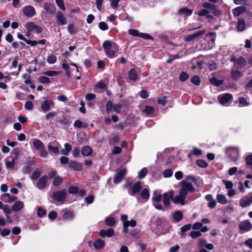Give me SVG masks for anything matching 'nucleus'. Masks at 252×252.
<instances>
[{
  "label": "nucleus",
  "mask_w": 252,
  "mask_h": 252,
  "mask_svg": "<svg viewBox=\"0 0 252 252\" xmlns=\"http://www.w3.org/2000/svg\"><path fill=\"white\" fill-rule=\"evenodd\" d=\"M165 96H160L158 97V103L162 105H164L166 104V100Z\"/></svg>",
  "instance_id": "obj_62"
},
{
  "label": "nucleus",
  "mask_w": 252,
  "mask_h": 252,
  "mask_svg": "<svg viewBox=\"0 0 252 252\" xmlns=\"http://www.w3.org/2000/svg\"><path fill=\"white\" fill-rule=\"evenodd\" d=\"M56 18L59 25L62 26L67 24V19L61 11L58 12L56 15Z\"/></svg>",
  "instance_id": "obj_18"
},
{
  "label": "nucleus",
  "mask_w": 252,
  "mask_h": 252,
  "mask_svg": "<svg viewBox=\"0 0 252 252\" xmlns=\"http://www.w3.org/2000/svg\"><path fill=\"white\" fill-rule=\"evenodd\" d=\"M246 162L248 165L251 166L252 168V155H250L246 158Z\"/></svg>",
  "instance_id": "obj_64"
},
{
  "label": "nucleus",
  "mask_w": 252,
  "mask_h": 252,
  "mask_svg": "<svg viewBox=\"0 0 252 252\" xmlns=\"http://www.w3.org/2000/svg\"><path fill=\"white\" fill-rule=\"evenodd\" d=\"M195 191V189L191 183L188 182L186 180H183L181 182L179 195L175 196L172 199V201L175 204L180 203L184 205L187 202L186 201L187 195L189 193H193Z\"/></svg>",
  "instance_id": "obj_1"
},
{
  "label": "nucleus",
  "mask_w": 252,
  "mask_h": 252,
  "mask_svg": "<svg viewBox=\"0 0 252 252\" xmlns=\"http://www.w3.org/2000/svg\"><path fill=\"white\" fill-rule=\"evenodd\" d=\"M115 220L113 217H109L105 220L106 224L108 226H112L115 224Z\"/></svg>",
  "instance_id": "obj_42"
},
{
  "label": "nucleus",
  "mask_w": 252,
  "mask_h": 252,
  "mask_svg": "<svg viewBox=\"0 0 252 252\" xmlns=\"http://www.w3.org/2000/svg\"><path fill=\"white\" fill-rule=\"evenodd\" d=\"M240 229L244 232L250 231L252 228V225L248 220L241 221L239 224Z\"/></svg>",
  "instance_id": "obj_14"
},
{
  "label": "nucleus",
  "mask_w": 252,
  "mask_h": 252,
  "mask_svg": "<svg viewBox=\"0 0 252 252\" xmlns=\"http://www.w3.org/2000/svg\"><path fill=\"white\" fill-rule=\"evenodd\" d=\"M128 78L129 80L135 81L137 80L138 75L137 71L134 69H131L128 72Z\"/></svg>",
  "instance_id": "obj_24"
},
{
  "label": "nucleus",
  "mask_w": 252,
  "mask_h": 252,
  "mask_svg": "<svg viewBox=\"0 0 252 252\" xmlns=\"http://www.w3.org/2000/svg\"><path fill=\"white\" fill-rule=\"evenodd\" d=\"M196 164L201 167V168H206L208 166V163L207 162L203 159H198L196 161Z\"/></svg>",
  "instance_id": "obj_41"
},
{
  "label": "nucleus",
  "mask_w": 252,
  "mask_h": 252,
  "mask_svg": "<svg viewBox=\"0 0 252 252\" xmlns=\"http://www.w3.org/2000/svg\"><path fill=\"white\" fill-rule=\"evenodd\" d=\"M148 172V169L146 167L143 168L139 172L138 174V178L139 179H143L144 178Z\"/></svg>",
  "instance_id": "obj_39"
},
{
  "label": "nucleus",
  "mask_w": 252,
  "mask_h": 252,
  "mask_svg": "<svg viewBox=\"0 0 252 252\" xmlns=\"http://www.w3.org/2000/svg\"><path fill=\"white\" fill-rule=\"evenodd\" d=\"M222 182L225 184V188L227 189H231L233 188V184L230 181H226L225 180H222Z\"/></svg>",
  "instance_id": "obj_55"
},
{
  "label": "nucleus",
  "mask_w": 252,
  "mask_h": 252,
  "mask_svg": "<svg viewBox=\"0 0 252 252\" xmlns=\"http://www.w3.org/2000/svg\"><path fill=\"white\" fill-rule=\"evenodd\" d=\"M47 179L48 177L46 175L41 177L36 184L37 188L39 189H44L46 186Z\"/></svg>",
  "instance_id": "obj_19"
},
{
  "label": "nucleus",
  "mask_w": 252,
  "mask_h": 252,
  "mask_svg": "<svg viewBox=\"0 0 252 252\" xmlns=\"http://www.w3.org/2000/svg\"><path fill=\"white\" fill-rule=\"evenodd\" d=\"M40 174H41V172L38 169L35 170L32 173V174L31 176V179L32 180H36L40 176Z\"/></svg>",
  "instance_id": "obj_48"
},
{
  "label": "nucleus",
  "mask_w": 252,
  "mask_h": 252,
  "mask_svg": "<svg viewBox=\"0 0 252 252\" xmlns=\"http://www.w3.org/2000/svg\"><path fill=\"white\" fill-rule=\"evenodd\" d=\"M202 6L204 8H208V9L211 10L212 13H213L216 16H218L220 13V11L217 9V7L214 4L206 2L203 4Z\"/></svg>",
  "instance_id": "obj_13"
},
{
  "label": "nucleus",
  "mask_w": 252,
  "mask_h": 252,
  "mask_svg": "<svg viewBox=\"0 0 252 252\" xmlns=\"http://www.w3.org/2000/svg\"><path fill=\"white\" fill-rule=\"evenodd\" d=\"M210 81L211 84L213 85L216 86H219L220 85L222 81H220V80L217 79L216 78H212L210 79Z\"/></svg>",
  "instance_id": "obj_47"
},
{
  "label": "nucleus",
  "mask_w": 252,
  "mask_h": 252,
  "mask_svg": "<svg viewBox=\"0 0 252 252\" xmlns=\"http://www.w3.org/2000/svg\"><path fill=\"white\" fill-rule=\"evenodd\" d=\"M191 224H187V225H184L183 226H182L181 228V233H180V234L182 236H183L184 235V232L188 231V230H189L191 229Z\"/></svg>",
  "instance_id": "obj_43"
},
{
  "label": "nucleus",
  "mask_w": 252,
  "mask_h": 252,
  "mask_svg": "<svg viewBox=\"0 0 252 252\" xmlns=\"http://www.w3.org/2000/svg\"><path fill=\"white\" fill-rule=\"evenodd\" d=\"M28 26H32V27H33V28H34L33 30L37 33H40L42 31V29L40 27H39L38 26L35 25L34 24V23H33L32 22L28 23Z\"/></svg>",
  "instance_id": "obj_46"
},
{
  "label": "nucleus",
  "mask_w": 252,
  "mask_h": 252,
  "mask_svg": "<svg viewBox=\"0 0 252 252\" xmlns=\"http://www.w3.org/2000/svg\"><path fill=\"white\" fill-rule=\"evenodd\" d=\"M174 194V191L173 190H171L168 192H165L163 194V202L165 206H168L170 204V200L174 198L173 195Z\"/></svg>",
  "instance_id": "obj_12"
},
{
  "label": "nucleus",
  "mask_w": 252,
  "mask_h": 252,
  "mask_svg": "<svg viewBox=\"0 0 252 252\" xmlns=\"http://www.w3.org/2000/svg\"><path fill=\"white\" fill-rule=\"evenodd\" d=\"M173 219L176 222H179L183 218V214L182 212L180 211H176L173 215Z\"/></svg>",
  "instance_id": "obj_34"
},
{
  "label": "nucleus",
  "mask_w": 252,
  "mask_h": 252,
  "mask_svg": "<svg viewBox=\"0 0 252 252\" xmlns=\"http://www.w3.org/2000/svg\"><path fill=\"white\" fill-rule=\"evenodd\" d=\"M246 27L245 23L243 19H239L238 20V24L237 28L239 31H243L245 30Z\"/></svg>",
  "instance_id": "obj_33"
},
{
  "label": "nucleus",
  "mask_w": 252,
  "mask_h": 252,
  "mask_svg": "<svg viewBox=\"0 0 252 252\" xmlns=\"http://www.w3.org/2000/svg\"><path fill=\"white\" fill-rule=\"evenodd\" d=\"M126 173V169H122L118 172L114 178V183L116 184L119 183L122 181Z\"/></svg>",
  "instance_id": "obj_16"
},
{
  "label": "nucleus",
  "mask_w": 252,
  "mask_h": 252,
  "mask_svg": "<svg viewBox=\"0 0 252 252\" xmlns=\"http://www.w3.org/2000/svg\"><path fill=\"white\" fill-rule=\"evenodd\" d=\"M59 122L61 123V125L64 126L67 125L70 123V120L69 118L65 116L61 117L59 120Z\"/></svg>",
  "instance_id": "obj_40"
},
{
  "label": "nucleus",
  "mask_w": 252,
  "mask_h": 252,
  "mask_svg": "<svg viewBox=\"0 0 252 252\" xmlns=\"http://www.w3.org/2000/svg\"><path fill=\"white\" fill-rule=\"evenodd\" d=\"M217 199L219 203L221 204H225L227 203V199L226 197L222 194H218Z\"/></svg>",
  "instance_id": "obj_35"
},
{
  "label": "nucleus",
  "mask_w": 252,
  "mask_h": 252,
  "mask_svg": "<svg viewBox=\"0 0 252 252\" xmlns=\"http://www.w3.org/2000/svg\"><path fill=\"white\" fill-rule=\"evenodd\" d=\"M34 148L39 152L40 157L45 158L48 155V152L45 149L44 144L39 139H35L33 141Z\"/></svg>",
  "instance_id": "obj_3"
},
{
  "label": "nucleus",
  "mask_w": 252,
  "mask_h": 252,
  "mask_svg": "<svg viewBox=\"0 0 252 252\" xmlns=\"http://www.w3.org/2000/svg\"><path fill=\"white\" fill-rule=\"evenodd\" d=\"M72 149L71 145L69 143L64 144V149L61 150L62 154L64 155H68Z\"/></svg>",
  "instance_id": "obj_30"
},
{
  "label": "nucleus",
  "mask_w": 252,
  "mask_h": 252,
  "mask_svg": "<svg viewBox=\"0 0 252 252\" xmlns=\"http://www.w3.org/2000/svg\"><path fill=\"white\" fill-rule=\"evenodd\" d=\"M67 192L65 189L60 191H54L52 195V198L58 202H63L66 198Z\"/></svg>",
  "instance_id": "obj_5"
},
{
  "label": "nucleus",
  "mask_w": 252,
  "mask_h": 252,
  "mask_svg": "<svg viewBox=\"0 0 252 252\" xmlns=\"http://www.w3.org/2000/svg\"><path fill=\"white\" fill-rule=\"evenodd\" d=\"M23 12L26 16L29 17L33 16L36 13L34 8L31 5L25 6L23 8Z\"/></svg>",
  "instance_id": "obj_15"
},
{
  "label": "nucleus",
  "mask_w": 252,
  "mask_h": 252,
  "mask_svg": "<svg viewBox=\"0 0 252 252\" xmlns=\"http://www.w3.org/2000/svg\"><path fill=\"white\" fill-rule=\"evenodd\" d=\"M57 60V58L55 55L51 54L49 55L47 59V61L49 63L53 64Z\"/></svg>",
  "instance_id": "obj_44"
},
{
  "label": "nucleus",
  "mask_w": 252,
  "mask_h": 252,
  "mask_svg": "<svg viewBox=\"0 0 252 252\" xmlns=\"http://www.w3.org/2000/svg\"><path fill=\"white\" fill-rule=\"evenodd\" d=\"M67 30L70 34L75 33L77 32V29L72 24H69L67 26Z\"/></svg>",
  "instance_id": "obj_45"
},
{
  "label": "nucleus",
  "mask_w": 252,
  "mask_h": 252,
  "mask_svg": "<svg viewBox=\"0 0 252 252\" xmlns=\"http://www.w3.org/2000/svg\"><path fill=\"white\" fill-rule=\"evenodd\" d=\"M38 81L40 83H43V84L50 83L49 78L45 76H40L38 78Z\"/></svg>",
  "instance_id": "obj_49"
},
{
  "label": "nucleus",
  "mask_w": 252,
  "mask_h": 252,
  "mask_svg": "<svg viewBox=\"0 0 252 252\" xmlns=\"http://www.w3.org/2000/svg\"><path fill=\"white\" fill-rule=\"evenodd\" d=\"M113 103L111 101H108L107 102L106 104V111L107 113H109L112 110V108H113Z\"/></svg>",
  "instance_id": "obj_54"
},
{
  "label": "nucleus",
  "mask_w": 252,
  "mask_h": 252,
  "mask_svg": "<svg viewBox=\"0 0 252 252\" xmlns=\"http://www.w3.org/2000/svg\"><path fill=\"white\" fill-rule=\"evenodd\" d=\"M207 9V8L201 9L198 12V16H207V18H212L213 17L212 16H210V15L208 16V14L210 13V11L208 9Z\"/></svg>",
  "instance_id": "obj_36"
},
{
  "label": "nucleus",
  "mask_w": 252,
  "mask_h": 252,
  "mask_svg": "<svg viewBox=\"0 0 252 252\" xmlns=\"http://www.w3.org/2000/svg\"><path fill=\"white\" fill-rule=\"evenodd\" d=\"M17 159V156L15 157L13 156L7 157L4 160L5 165L8 169L13 170L16 165L15 160Z\"/></svg>",
  "instance_id": "obj_8"
},
{
  "label": "nucleus",
  "mask_w": 252,
  "mask_h": 252,
  "mask_svg": "<svg viewBox=\"0 0 252 252\" xmlns=\"http://www.w3.org/2000/svg\"><path fill=\"white\" fill-rule=\"evenodd\" d=\"M24 207V204L22 201H17L12 206V210L14 212H18L22 210Z\"/></svg>",
  "instance_id": "obj_22"
},
{
  "label": "nucleus",
  "mask_w": 252,
  "mask_h": 252,
  "mask_svg": "<svg viewBox=\"0 0 252 252\" xmlns=\"http://www.w3.org/2000/svg\"><path fill=\"white\" fill-rule=\"evenodd\" d=\"M141 189V183L138 181L131 186V187L128 189V193L131 196H135L140 191Z\"/></svg>",
  "instance_id": "obj_6"
},
{
  "label": "nucleus",
  "mask_w": 252,
  "mask_h": 252,
  "mask_svg": "<svg viewBox=\"0 0 252 252\" xmlns=\"http://www.w3.org/2000/svg\"><path fill=\"white\" fill-rule=\"evenodd\" d=\"M44 9L49 14H53L56 11V8L54 5L51 3L46 2L43 6Z\"/></svg>",
  "instance_id": "obj_23"
},
{
  "label": "nucleus",
  "mask_w": 252,
  "mask_h": 252,
  "mask_svg": "<svg viewBox=\"0 0 252 252\" xmlns=\"http://www.w3.org/2000/svg\"><path fill=\"white\" fill-rule=\"evenodd\" d=\"M239 101L240 106H247V105H249V103L244 97L239 98Z\"/></svg>",
  "instance_id": "obj_59"
},
{
  "label": "nucleus",
  "mask_w": 252,
  "mask_h": 252,
  "mask_svg": "<svg viewBox=\"0 0 252 252\" xmlns=\"http://www.w3.org/2000/svg\"><path fill=\"white\" fill-rule=\"evenodd\" d=\"M68 166L76 170H80L82 169V165L80 163L74 161H71L68 163Z\"/></svg>",
  "instance_id": "obj_28"
},
{
  "label": "nucleus",
  "mask_w": 252,
  "mask_h": 252,
  "mask_svg": "<svg viewBox=\"0 0 252 252\" xmlns=\"http://www.w3.org/2000/svg\"><path fill=\"white\" fill-rule=\"evenodd\" d=\"M232 95L229 94H225L218 97L220 103L224 106H227L229 101L232 99Z\"/></svg>",
  "instance_id": "obj_11"
},
{
  "label": "nucleus",
  "mask_w": 252,
  "mask_h": 252,
  "mask_svg": "<svg viewBox=\"0 0 252 252\" xmlns=\"http://www.w3.org/2000/svg\"><path fill=\"white\" fill-rule=\"evenodd\" d=\"M43 73L45 75L52 77L58 75L59 74V72L56 71H46L44 72Z\"/></svg>",
  "instance_id": "obj_50"
},
{
  "label": "nucleus",
  "mask_w": 252,
  "mask_h": 252,
  "mask_svg": "<svg viewBox=\"0 0 252 252\" xmlns=\"http://www.w3.org/2000/svg\"><path fill=\"white\" fill-rule=\"evenodd\" d=\"M131 235L132 237L135 239H138L140 237L139 231L136 229H133L130 232Z\"/></svg>",
  "instance_id": "obj_61"
},
{
  "label": "nucleus",
  "mask_w": 252,
  "mask_h": 252,
  "mask_svg": "<svg viewBox=\"0 0 252 252\" xmlns=\"http://www.w3.org/2000/svg\"><path fill=\"white\" fill-rule=\"evenodd\" d=\"M188 78L189 75L185 72H182L179 76V80L182 82L186 81Z\"/></svg>",
  "instance_id": "obj_53"
},
{
  "label": "nucleus",
  "mask_w": 252,
  "mask_h": 252,
  "mask_svg": "<svg viewBox=\"0 0 252 252\" xmlns=\"http://www.w3.org/2000/svg\"><path fill=\"white\" fill-rule=\"evenodd\" d=\"M246 10V8L244 6H239L233 10V13L235 16H239L243 14Z\"/></svg>",
  "instance_id": "obj_26"
},
{
  "label": "nucleus",
  "mask_w": 252,
  "mask_h": 252,
  "mask_svg": "<svg viewBox=\"0 0 252 252\" xmlns=\"http://www.w3.org/2000/svg\"><path fill=\"white\" fill-rule=\"evenodd\" d=\"M55 103L53 100L51 99H45L41 104V108L42 111L45 113L50 110L51 108L54 107Z\"/></svg>",
  "instance_id": "obj_7"
},
{
  "label": "nucleus",
  "mask_w": 252,
  "mask_h": 252,
  "mask_svg": "<svg viewBox=\"0 0 252 252\" xmlns=\"http://www.w3.org/2000/svg\"><path fill=\"white\" fill-rule=\"evenodd\" d=\"M60 145L56 141H54L50 142L48 145V149L53 153L58 155L60 153Z\"/></svg>",
  "instance_id": "obj_10"
},
{
  "label": "nucleus",
  "mask_w": 252,
  "mask_h": 252,
  "mask_svg": "<svg viewBox=\"0 0 252 252\" xmlns=\"http://www.w3.org/2000/svg\"><path fill=\"white\" fill-rule=\"evenodd\" d=\"M104 241L100 239L97 240L94 243V247L97 250L102 249L104 247Z\"/></svg>",
  "instance_id": "obj_29"
},
{
  "label": "nucleus",
  "mask_w": 252,
  "mask_h": 252,
  "mask_svg": "<svg viewBox=\"0 0 252 252\" xmlns=\"http://www.w3.org/2000/svg\"><path fill=\"white\" fill-rule=\"evenodd\" d=\"M92 153V149L89 146H85L82 150V154L84 156H89Z\"/></svg>",
  "instance_id": "obj_31"
},
{
  "label": "nucleus",
  "mask_w": 252,
  "mask_h": 252,
  "mask_svg": "<svg viewBox=\"0 0 252 252\" xmlns=\"http://www.w3.org/2000/svg\"><path fill=\"white\" fill-rule=\"evenodd\" d=\"M231 77L233 80H238L243 76V73L238 70L232 69L231 72Z\"/></svg>",
  "instance_id": "obj_25"
},
{
  "label": "nucleus",
  "mask_w": 252,
  "mask_h": 252,
  "mask_svg": "<svg viewBox=\"0 0 252 252\" xmlns=\"http://www.w3.org/2000/svg\"><path fill=\"white\" fill-rule=\"evenodd\" d=\"M204 33H205L204 30L198 31L192 34H190V35H188L186 36L185 37L184 40L185 41H187V42H189V41H192V40H194L195 38H197L198 37L201 36Z\"/></svg>",
  "instance_id": "obj_17"
},
{
  "label": "nucleus",
  "mask_w": 252,
  "mask_h": 252,
  "mask_svg": "<svg viewBox=\"0 0 252 252\" xmlns=\"http://www.w3.org/2000/svg\"><path fill=\"white\" fill-rule=\"evenodd\" d=\"M103 47L108 58H113L117 56L116 52L118 50V46L115 43L110 41H105L103 44Z\"/></svg>",
  "instance_id": "obj_2"
},
{
  "label": "nucleus",
  "mask_w": 252,
  "mask_h": 252,
  "mask_svg": "<svg viewBox=\"0 0 252 252\" xmlns=\"http://www.w3.org/2000/svg\"><path fill=\"white\" fill-rule=\"evenodd\" d=\"M191 82L195 85L198 86L200 83V79L198 76H195L191 78Z\"/></svg>",
  "instance_id": "obj_58"
},
{
  "label": "nucleus",
  "mask_w": 252,
  "mask_h": 252,
  "mask_svg": "<svg viewBox=\"0 0 252 252\" xmlns=\"http://www.w3.org/2000/svg\"><path fill=\"white\" fill-rule=\"evenodd\" d=\"M179 12L180 14H184L185 16H190L192 13V10L187 7H184L180 9Z\"/></svg>",
  "instance_id": "obj_32"
},
{
  "label": "nucleus",
  "mask_w": 252,
  "mask_h": 252,
  "mask_svg": "<svg viewBox=\"0 0 252 252\" xmlns=\"http://www.w3.org/2000/svg\"><path fill=\"white\" fill-rule=\"evenodd\" d=\"M225 152L233 161H237L239 158V151L237 147H229L226 149Z\"/></svg>",
  "instance_id": "obj_4"
},
{
  "label": "nucleus",
  "mask_w": 252,
  "mask_h": 252,
  "mask_svg": "<svg viewBox=\"0 0 252 252\" xmlns=\"http://www.w3.org/2000/svg\"><path fill=\"white\" fill-rule=\"evenodd\" d=\"M162 195L160 194H157L155 192L153 194V196L152 198L153 203L159 202L161 200Z\"/></svg>",
  "instance_id": "obj_38"
},
{
  "label": "nucleus",
  "mask_w": 252,
  "mask_h": 252,
  "mask_svg": "<svg viewBox=\"0 0 252 252\" xmlns=\"http://www.w3.org/2000/svg\"><path fill=\"white\" fill-rule=\"evenodd\" d=\"M128 33L132 36L137 37H139L140 34V32H138V31L135 29H129L128 31Z\"/></svg>",
  "instance_id": "obj_52"
},
{
  "label": "nucleus",
  "mask_w": 252,
  "mask_h": 252,
  "mask_svg": "<svg viewBox=\"0 0 252 252\" xmlns=\"http://www.w3.org/2000/svg\"><path fill=\"white\" fill-rule=\"evenodd\" d=\"M46 210L42 209L41 207H38L37 209V215L39 217H42L46 215Z\"/></svg>",
  "instance_id": "obj_57"
},
{
  "label": "nucleus",
  "mask_w": 252,
  "mask_h": 252,
  "mask_svg": "<svg viewBox=\"0 0 252 252\" xmlns=\"http://www.w3.org/2000/svg\"><path fill=\"white\" fill-rule=\"evenodd\" d=\"M252 204V192L250 193L246 197L241 198L239 201V205L242 208L250 206Z\"/></svg>",
  "instance_id": "obj_9"
},
{
  "label": "nucleus",
  "mask_w": 252,
  "mask_h": 252,
  "mask_svg": "<svg viewBox=\"0 0 252 252\" xmlns=\"http://www.w3.org/2000/svg\"><path fill=\"white\" fill-rule=\"evenodd\" d=\"M154 112V108L153 107L146 106L145 107L144 112L146 113L147 114H152Z\"/></svg>",
  "instance_id": "obj_56"
},
{
  "label": "nucleus",
  "mask_w": 252,
  "mask_h": 252,
  "mask_svg": "<svg viewBox=\"0 0 252 252\" xmlns=\"http://www.w3.org/2000/svg\"><path fill=\"white\" fill-rule=\"evenodd\" d=\"M114 231L112 228H109L107 230L102 229L100 231L99 234L101 237L104 238L105 237H110L114 234Z\"/></svg>",
  "instance_id": "obj_20"
},
{
  "label": "nucleus",
  "mask_w": 252,
  "mask_h": 252,
  "mask_svg": "<svg viewBox=\"0 0 252 252\" xmlns=\"http://www.w3.org/2000/svg\"><path fill=\"white\" fill-rule=\"evenodd\" d=\"M173 174V171L170 169H167L165 170L163 173V175L164 178L170 177Z\"/></svg>",
  "instance_id": "obj_51"
},
{
  "label": "nucleus",
  "mask_w": 252,
  "mask_h": 252,
  "mask_svg": "<svg viewBox=\"0 0 252 252\" xmlns=\"http://www.w3.org/2000/svg\"><path fill=\"white\" fill-rule=\"evenodd\" d=\"M63 217L64 219L72 220L74 217V214L71 211H64L63 214Z\"/></svg>",
  "instance_id": "obj_37"
},
{
  "label": "nucleus",
  "mask_w": 252,
  "mask_h": 252,
  "mask_svg": "<svg viewBox=\"0 0 252 252\" xmlns=\"http://www.w3.org/2000/svg\"><path fill=\"white\" fill-rule=\"evenodd\" d=\"M246 64V60L243 57H240L234 63V66L237 68H241L244 67Z\"/></svg>",
  "instance_id": "obj_21"
},
{
  "label": "nucleus",
  "mask_w": 252,
  "mask_h": 252,
  "mask_svg": "<svg viewBox=\"0 0 252 252\" xmlns=\"http://www.w3.org/2000/svg\"><path fill=\"white\" fill-rule=\"evenodd\" d=\"M56 3L62 10H65V8L63 0H56Z\"/></svg>",
  "instance_id": "obj_60"
},
{
  "label": "nucleus",
  "mask_w": 252,
  "mask_h": 252,
  "mask_svg": "<svg viewBox=\"0 0 252 252\" xmlns=\"http://www.w3.org/2000/svg\"><path fill=\"white\" fill-rule=\"evenodd\" d=\"M33 104L32 101H28L25 104V108L26 110H31L33 108Z\"/></svg>",
  "instance_id": "obj_63"
},
{
  "label": "nucleus",
  "mask_w": 252,
  "mask_h": 252,
  "mask_svg": "<svg viewBox=\"0 0 252 252\" xmlns=\"http://www.w3.org/2000/svg\"><path fill=\"white\" fill-rule=\"evenodd\" d=\"M140 196L145 201H147L150 197L149 191L147 189H144L140 193Z\"/></svg>",
  "instance_id": "obj_27"
}]
</instances>
